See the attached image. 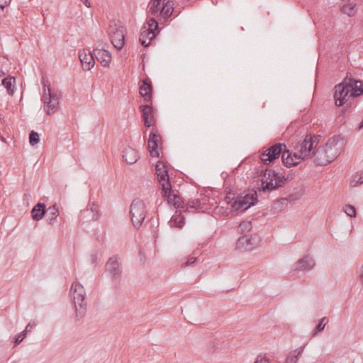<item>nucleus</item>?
Wrapping results in <instances>:
<instances>
[{
	"label": "nucleus",
	"instance_id": "nucleus-1",
	"mask_svg": "<svg viewBox=\"0 0 363 363\" xmlns=\"http://www.w3.org/2000/svg\"><path fill=\"white\" fill-rule=\"evenodd\" d=\"M343 138L334 135L329 138L323 146H320L313 152V161L316 165L324 166L333 162L342 150Z\"/></svg>",
	"mask_w": 363,
	"mask_h": 363
},
{
	"label": "nucleus",
	"instance_id": "nucleus-2",
	"mask_svg": "<svg viewBox=\"0 0 363 363\" xmlns=\"http://www.w3.org/2000/svg\"><path fill=\"white\" fill-rule=\"evenodd\" d=\"M318 144V137L307 135L306 138L298 145V153L286 152L283 154L282 162L286 167L296 166L301 162V160L313 157V150Z\"/></svg>",
	"mask_w": 363,
	"mask_h": 363
},
{
	"label": "nucleus",
	"instance_id": "nucleus-3",
	"mask_svg": "<svg viewBox=\"0 0 363 363\" xmlns=\"http://www.w3.org/2000/svg\"><path fill=\"white\" fill-rule=\"evenodd\" d=\"M261 184L258 186L259 191H274L282 186L287 179L275 170L266 169L259 174Z\"/></svg>",
	"mask_w": 363,
	"mask_h": 363
},
{
	"label": "nucleus",
	"instance_id": "nucleus-4",
	"mask_svg": "<svg viewBox=\"0 0 363 363\" xmlns=\"http://www.w3.org/2000/svg\"><path fill=\"white\" fill-rule=\"evenodd\" d=\"M353 77L350 73H347L342 82L335 85L334 100L337 106H343L350 97H353Z\"/></svg>",
	"mask_w": 363,
	"mask_h": 363
},
{
	"label": "nucleus",
	"instance_id": "nucleus-5",
	"mask_svg": "<svg viewBox=\"0 0 363 363\" xmlns=\"http://www.w3.org/2000/svg\"><path fill=\"white\" fill-rule=\"evenodd\" d=\"M70 292L74 303L76 319L79 320L85 315L86 311V291L79 282L75 281L72 284Z\"/></svg>",
	"mask_w": 363,
	"mask_h": 363
},
{
	"label": "nucleus",
	"instance_id": "nucleus-6",
	"mask_svg": "<svg viewBox=\"0 0 363 363\" xmlns=\"http://www.w3.org/2000/svg\"><path fill=\"white\" fill-rule=\"evenodd\" d=\"M289 152L284 143H275L260 153L259 159L264 164L268 165L284 152Z\"/></svg>",
	"mask_w": 363,
	"mask_h": 363
},
{
	"label": "nucleus",
	"instance_id": "nucleus-7",
	"mask_svg": "<svg viewBox=\"0 0 363 363\" xmlns=\"http://www.w3.org/2000/svg\"><path fill=\"white\" fill-rule=\"evenodd\" d=\"M130 214L134 227L140 228L146 216V206L144 201L140 199H135L130 207Z\"/></svg>",
	"mask_w": 363,
	"mask_h": 363
},
{
	"label": "nucleus",
	"instance_id": "nucleus-8",
	"mask_svg": "<svg viewBox=\"0 0 363 363\" xmlns=\"http://www.w3.org/2000/svg\"><path fill=\"white\" fill-rule=\"evenodd\" d=\"M257 202V191L254 189L249 191L245 196L240 195L237 196L234 202L232 203V208L236 211H245L250 207L255 205Z\"/></svg>",
	"mask_w": 363,
	"mask_h": 363
},
{
	"label": "nucleus",
	"instance_id": "nucleus-9",
	"mask_svg": "<svg viewBox=\"0 0 363 363\" xmlns=\"http://www.w3.org/2000/svg\"><path fill=\"white\" fill-rule=\"evenodd\" d=\"M42 100L44 103V111L50 115L55 113L59 108V97L57 93L48 87V92L43 93Z\"/></svg>",
	"mask_w": 363,
	"mask_h": 363
},
{
	"label": "nucleus",
	"instance_id": "nucleus-10",
	"mask_svg": "<svg viewBox=\"0 0 363 363\" xmlns=\"http://www.w3.org/2000/svg\"><path fill=\"white\" fill-rule=\"evenodd\" d=\"M118 255L111 257L106 264V272L113 281L118 282L122 274V266Z\"/></svg>",
	"mask_w": 363,
	"mask_h": 363
},
{
	"label": "nucleus",
	"instance_id": "nucleus-11",
	"mask_svg": "<svg viewBox=\"0 0 363 363\" xmlns=\"http://www.w3.org/2000/svg\"><path fill=\"white\" fill-rule=\"evenodd\" d=\"M155 173L157 180L162 186V191L170 189L171 183L166 165L163 162L158 161L155 165Z\"/></svg>",
	"mask_w": 363,
	"mask_h": 363
},
{
	"label": "nucleus",
	"instance_id": "nucleus-12",
	"mask_svg": "<svg viewBox=\"0 0 363 363\" xmlns=\"http://www.w3.org/2000/svg\"><path fill=\"white\" fill-rule=\"evenodd\" d=\"M260 241V237L257 235H244L238 240L237 247L245 251H250L255 249L259 244Z\"/></svg>",
	"mask_w": 363,
	"mask_h": 363
},
{
	"label": "nucleus",
	"instance_id": "nucleus-13",
	"mask_svg": "<svg viewBox=\"0 0 363 363\" xmlns=\"http://www.w3.org/2000/svg\"><path fill=\"white\" fill-rule=\"evenodd\" d=\"M139 108L142 113V118L144 122V125L146 128L152 126L155 123V119L154 118L152 104L140 105Z\"/></svg>",
	"mask_w": 363,
	"mask_h": 363
},
{
	"label": "nucleus",
	"instance_id": "nucleus-14",
	"mask_svg": "<svg viewBox=\"0 0 363 363\" xmlns=\"http://www.w3.org/2000/svg\"><path fill=\"white\" fill-rule=\"evenodd\" d=\"M162 196L165 198L169 204L174 206L175 208H184V201L172 189L170 185V189L167 191L162 190Z\"/></svg>",
	"mask_w": 363,
	"mask_h": 363
},
{
	"label": "nucleus",
	"instance_id": "nucleus-15",
	"mask_svg": "<svg viewBox=\"0 0 363 363\" xmlns=\"http://www.w3.org/2000/svg\"><path fill=\"white\" fill-rule=\"evenodd\" d=\"M160 140V136L152 129L150 133L148 140V149L150 154L152 157H158L160 155L158 151V143Z\"/></svg>",
	"mask_w": 363,
	"mask_h": 363
},
{
	"label": "nucleus",
	"instance_id": "nucleus-16",
	"mask_svg": "<svg viewBox=\"0 0 363 363\" xmlns=\"http://www.w3.org/2000/svg\"><path fill=\"white\" fill-rule=\"evenodd\" d=\"M139 92L141 96L146 102L152 101V85L149 79H144L141 81L139 86Z\"/></svg>",
	"mask_w": 363,
	"mask_h": 363
},
{
	"label": "nucleus",
	"instance_id": "nucleus-17",
	"mask_svg": "<svg viewBox=\"0 0 363 363\" xmlns=\"http://www.w3.org/2000/svg\"><path fill=\"white\" fill-rule=\"evenodd\" d=\"M79 58L81 61L83 69L85 70H90L95 64L94 57L89 50H80L79 52Z\"/></svg>",
	"mask_w": 363,
	"mask_h": 363
},
{
	"label": "nucleus",
	"instance_id": "nucleus-18",
	"mask_svg": "<svg viewBox=\"0 0 363 363\" xmlns=\"http://www.w3.org/2000/svg\"><path fill=\"white\" fill-rule=\"evenodd\" d=\"M111 43L117 50H121L125 44V33L123 27L116 28L110 36Z\"/></svg>",
	"mask_w": 363,
	"mask_h": 363
},
{
	"label": "nucleus",
	"instance_id": "nucleus-19",
	"mask_svg": "<svg viewBox=\"0 0 363 363\" xmlns=\"http://www.w3.org/2000/svg\"><path fill=\"white\" fill-rule=\"evenodd\" d=\"M315 266L314 259L309 255L300 259L294 265V269L298 271H308Z\"/></svg>",
	"mask_w": 363,
	"mask_h": 363
},
{
	"label": "nucleus",
	"instance_id": "nucleus-20",
	"mask_svg": "<svg viewBox=\"0 0 363 363\" xmlns=\"http://www.w3.org/2000/svg\"><path fill=\"white\" fill-rule=\"evenodd\" d=\"M94 55L96 60L104 66L107 67L111 61V53L104 49H94Z\"/></svg>",
	"mask_w": 363,
	"mask_h": 363
},
{
	"label": "nucleus",
	"instance_id": "nucleus-21",
	"mask_svg": "<svg viewBox=\"0 0 363 363\" xmlns=\"http://www.w3.org/2000/svg\"><path fill=\"white\" fill-rule=\"evenodd\" d=\"M174 4L172 1H167L164 4H163V6L161 8V10L160 11V16L158 20H167L174 12Z\"/></svg>",
	"mask_w": 363,
	"mask_h": 363
},
{
	"label": "nucleus",
	"instance_id": "nucleus-22",
	"mask_svg": "<svg viewBox=\"0 0 363 363\" xmlns=\"http://www.w3.org/2000/svg\"><path fill=\"white\" fill-rule=\"evenodd\" d=\"M46 206L43 203H38L31 210V216L34 220H41L46 213Z\"/></svg>",
	"mask_w": 363,
	"mask_h": 363
},
{
	"label": "nucleus",
	"instance_id": "nucleus-23",
	"mask_svg": "<svg viewBox=\"0 0 363 363\" xmlns=\"http://www.w3.org/2000/svg\"><path fill=\"white\" fill-rule=\"evenodd\" d=\"M123 157L128 164H132L138 161L139 155L135 150L128 147L125 149Z\"/></svg>",
	"mask_w": 363,
	"mask_h": 363
},
{
	"label": "nucleus",
	"instance_id": "nucleus-24",
	"mask_svg": "<svg viewBox=\"0 0 363 363\" xmlns=\"http://www.w3.org/2000/svg\"><path fill=\"white\" fill-rule=\"evenodd\" d=\"M152 32L147 30V26L144 25L141 28L139 41L144 47H147L154 38H151Z\"/></svg>",
	"mask_w": 363,
	"mask_h": 363
},
{
	"label": "nucleus",
	"instance_id": "nucleus-25",
	"mask_svg": "<svg viewBox=\"0 0 363 363\" xmlns=\"http://www.w3.org/2000/svg\"><path fill=\"white\" fill-rule=\"evenodd\" d=\"M1 84L6 88L7 94L13 96L15 92L16 78L8 77L2 79Z\"/></svg>",
	"mask_w": 363,
	"mask_h": 363
},
{
	"label": "nucleus",
	"instance_id": "nucleus-26",
	"mask_svg": "<svg viewBox=\"0 0 363 363\" xmlns=\"http://www.w3.org/2000/svg\"><path fill=\"white\" fill-rule=\"evenodd\" d=\"M185 223V218L184 216L181 213H177V212L174 214L170 220L169 221V224L172 228H177L178 229H182Z\"/></svg>",
	"mask_w": 363,
	"mask_h": 363
},
{
	"label": "nucleus",
	"instance_id": "nucleus-27",
	"mask_svg": "<svg viewBox=\"0 0 363 363\" xmlns=\"http://www.w3.org/2000/svg\"><path fill=\"white\" fill-rule=\"evenodd\" d=\"M157 17L151 16L147 21V30L152 32L151 38H155L156 35L160 33L159 23L156 20Z\"/></svg>",
	"mask_w": 363,
	"mask_h": 363
},
{
	"label": "nucleus",
	"instance_id": "nucleus-28",
	"mask_svg": "<svg viewBox=\"0 0 363 363\" xmlns=\"http://www.w3.org/2000/svg\"><path fill=\"white\" fill-rule=\"evenodd\" d=\"M201 201L199 199H189L184 202V210L185 211L194 212L198 209H201Z\"/></svg>",
	"mask_w": 363,
	"mask_h": 363
},
{
	"label": "nucleus",
	"instance_id": "nucleus-29",
	"mask_svg": "<svg viewBox=\"0 0 363 363\" xmlns=\"http://www.w3.org/2000/svg\"><path fill=\"white\" fill-rule=\"evenodd\" d=\"M161 1L162 0H152L150 2V6L149 9V14L154 17L159 18L160 11L161 10Z\"/></svg>",
	"mask_w": 363,
	"mask_h": 363
},
{
	"label": "nucleus",
	"instance_id": "nucleus-30",
	"mask_svg": "<svg viewBox=\"0 0 363 363\" xmlns=\"http://www.w3.org/2000/svg\"><path fill=\"white\" fill-rule=\"evenodd\" d=\"M353 97H357L363 94V82L361 80H357L353 78Z\"/></svg>",
	"mask_w": 363,
	"mask_h": 363
},
{
	"label": "nucleus",
	"instance_id": "nucleus-31",
	"mask_svg": "<svg viewBox=\"0 0 363 363\" xmlns=\"http://www.w3.org/2000/svg\"><path fill=\"white\" fill-rule=\"evenodd\" d=\"M48 219L50 224L52 225L59 216V211L58 209L56 208L55 205L50 206L48 208Z\"/></svg>",
	"mask_w": 363,
	"mask_h": 363
},
{
	"label": "nucleus",
	"instance_id": "nucleus-32",
	"mask_svg": "<svg viewBox=\"0 0 363 363\" xmlns=\"http://www.w3.org/2000/svg\"><path fill=\"white\" fill-rule=\"evenodd\" d=\"M303 351V348H301L300 350H295L292 351L287 357L286 362L287 363H296L299 356L301 355Z\"/></svg>",
	"mask_w": 363,
	"mask_h": 363
},
{
	"label": "nucleus",
	"instance_id": "nucleus-33",
	"mask_svg": "<svg viewBox=\"0 0 363 363\" xmlns=\"http://www.w3.org/2000/svg\"><path fill=\"white\" fill-rule=\"evenodd\" d=\"M356 6V4L352 2H350L347 4H345L342 6V11L344 13L347 14L349 16H352L354 14V7Z\"/></svg>",
	"mask_w": 363,
	"mask_h": 363
},
{
	"label": "nucleus",
	"instance_id": "nucleus-34",
	"mask_svg": "<svg viewBox=\"0 0 363 363\" xmlns=\"http://www.w3.org/2000/svg\"><path fill=\"white\" fill-rule=\"evenodd\" d=\"M350 184L352 186L363 184V172H357L354 175Z\"/></svg>",
	"mask_w": 363,
	"mask_h": 363
},
{
	"label": "nucleus",
	"instance_id": "nucleus-35",
	"mask_svg": "<svg viewBox=\"0 0 363 363\" xmlns=\"http://www.w3.org/2000/svg\"><path fill=\"white\" fill-rule=\"evenodd\" d=\"M252 225L250 221H242L238 226V230L241 233L249 232L252 229Z\"/></svg>",
	"mask_w": 363,
	"mask_h": 363
},
{
	"label": "nucleus",
	"instance_id": "nucleus-36",
	"mask_svg": "<svg viewBox=\"0 0 363 363\" xmlns=\"http://www.w3.org/2000/svg\"><path fill=\"white\" fill-rule=\"evenodd\" d=\"M303 195V190L300 189L298 191L291 194L286 199L289 202H295L296 201L300 199L301 196Z\"/></svg>",
	"mask_w": 363,
	"mask_h": 363
},
{
	"label": "nucleus",
	"instance_id": "nucleus-37",
	"mask_svg": "<svg viewBox=\"0 0 363 363\" xmlns=\"http://www.w3.org/2000/svg\"><path fill=\"white\" fill-rule=\"evenodd\" d=\"M39 141H40L39 134L34 130L30 131V133H29V143H30V145L34 146L36 144H38L39 143Z\"/></svg>",
	"mask_w": 363,
	"mask_h": 363
},
{
	"label": "nucleus",
	"instance_id": "nucleus-38",
	"mask_svg": "<svg viewBox=\"0 0 363 363\" xmlns=\"http://www.w3.org/2000/svg\"><path fill=\"white\" fill-rule=\"evenodd\" d=\"M343 211L348 216L356 217L357 213H356V209L354 206L349 205V204L345 205L343 207Z\"/></svg>",
	"mask_w": 363,
	"mask_h": 363
},
{
	"label": "nucleus",
	"instance_id": "nucleus-39",
	"mask_svg": "<svg viewBox=\"0 0 363 363\" xmlns=\"http://www.w3.org/2000/svg\"><path fill=\"white\" fill-rule=\"evenodd\" d=\"M90 206V211L92 213L91 219L96 220L99 217V206L95 203H92Z\"/></svg>",
	"mask_w": 363,
	"mask_h": 363
},
{
	"label": "nucleus",
	"instance_id": "nucleus-40",
	"mask_svg": "<svg viewBox=\"0 0 363 363\" xmlns=\"http://www.w3.org/2000/svg\"><path fill=\"white\" fill-rule=\"evenodd\" d=\"M288 202L289 201L286 198H281L275 202L274 208L281 210L284 207V206H286Z\"/></svg>",
	"mask_w": 363,
	"mask_h": 363
},
{
	"label": "nucleus",
	"instance_id": "nucleus-41",
	"mask_svg": "<svg viewBox=\"0 0 363 363\" xmlns=\"http://www.w3.org/2000/svg\"><path fill=\"white\" fill-rule=\"evenodd\" d=\"M325 325L326 323H323V321H320L313 332V336H315L318 333L322 332L324 330Z\"/></svg>",
	"mask_w": 363,
	"mask_h": 363
},
{
	"label": "nucleus",
	"instance_id": "nucleus-42",
	"mask_svg": "<svg viewBox=\"0 0 363 363\" xmlns=\"http://www.w3.org/2000/svg\"><path fill=\"white\" fill-rule=\"evenodd\" d=\"M26 337V333L23 331L16 335L14 337V343L16 345H18L20 342H21L23 339Z\"/></svg>",
	"mask_w": 363,
	"mask_h": 363
},
{
	"label": "nucleus",
	"instance_id": "nucleus-43",
	"mask_svg": "<svg viewBox=\"0 0 363 363\" xmlns=\"http://www.w3.org/2000/svg\"><path fill=\"white\" fill-rule=\"evenodd\" d=\"M42 84H43V93H48V87H50V82L47 77H42Z\"/></svg>",
	"mask_w": 363,
	"mask_h": 363
},
{
	"label": "nucleus",
	"instance_id": "nucleus-44",
	"mask_svg": "<svg viewBox=\"0 0 363 363\" xmlns=\"http://www.w3.org/2000/svg\"><path fill=\"white\" fill-rule=\"evenodd\" d=\"M234 196H233V194L229 193L226 195L225 198V201L227 202L228 204H230L232 206V203L235 201Z\"/></svg>",
	"mask_w": 363,
	"mask_h": 363
},
{
	"label": "nucleus",
	"instance_id": "nucleus-45",
	"mask_svg": "<svg viewBox=\"0 0 363 363\" xmlns=\"http://www.w3.org/2000/svg\"><path fill=\"white\" fill-rule=\"evenodd\" d=\"M197 261L196 257H189L187 261L184 263L185 267L191 266Z\"/></svg>",
	"mask_w": 363,
	"mask_h": 363
},
{
	"label": "nucleus",
	"instance_id": "nucleus-46",
	"mask_svg": "<svg viewBox=\"0 0 363 363\" xmlns=\"http://www.w3.org/2000/svg\"><path fill=\"white\" fill-rule=\"evenodd\" d=\"M11 1V0H0V9H4L10 4Z\"/></svg>",
	"mask_w": 363,
	"mask_h": 363
},
{
	"label": "nucleus",
	"instance_id": "nucleus-47",
	"mask_svg": "<svg viewBox=\"0 0 363 363\" xmlns=\"http://www.w3.org/2000/svg\"><path fill=\"white\" fill-rule=\"evenodd\" d=\"M36 325L35 323L33 325H31L30 323H28L27 326L26 327V329L23 330L24 333L27 335L28 333L31 332V330L33 329V328Z\"/></svg>",
	"mask_w": 363,
	"mask_h": 363
},
{
	"label": "nucleus",
	"instance_id": "nucleus-48",
	"mask_svg": "<svg viewBox=\"0 0 363 363\" xmlns=\"http://www.w3.org/2000/svg\"><path fill=\"white\" fill-rule=\"evenodd\" d=\"M255 363H269V361L265 357H257Z\"/></svg>",
	"mask_w": 363,
	"mask_h": 363
},
{
	"label": "nucleus",
	"instance_id": "nucleus-49",
	"mask_svg": "<svg viewBox=\"0 0 363 363\" xmlns=\"http://www.w3.org/2000/svg\"><path fill=\"white\" fill-rule=\"evenodd\" d=\"M97 259V253L94 252L91 255V260L92 262L94 263Z\"/></svg>",
	"mask_w": 363,
	"mask_h": 363
},
{
	"label": "nucleus",
	"instance_id": "nucleus-50",
	"mask_svg": "<svg viewBox=\"0 0 363 363\" xmlns=\"http://www.w3.org/2000/svg\"><path fill=\"white\" fill-rule=\"evenodd\" d=\"M82 2H83L84 4V5L88 7V8H90L91 7V4L90 2L89 1V0H81Z\"/></svg>",
	"mask_w": 363,
	"mask_h": 363
},
{
	"label": "nucleus",
	"instance_id": "nucleus-51",
	"mask_svg": "<svg viewBox=\"0 0 363 363\" xmlns=\"http://www.w3.org/2000/svg\"><path fill=\"white\" fill-rule=\"evenodd\" d=\"M361 274H360V279L363 284V264H362V266L361 267Z\"/></svg>",
	"mask_w": 363,
	"mask_h": 363
},
{
	"label": "nucleus",
	"instance_id": "nucleus-52",
	"mask_svg": "<svg viewBox=\"0 0 363 363\" xmlns=\"http://www.w3.org/2000/svg\"><path fill=\"white\" fill-rule=\"evenodd\" d=\"M320 321H323V323H328V319L327 317H323L320 319Z\"/></svg>",
	"mask_w": 363,
	"mask_h": 363
},
{
	"label": "nucleus",
	"instance_id": "nucleus-53",
	"mask_svg": "<svg viewBox=\"0 0 363 363\" xmlns=\"http://www.w3.org/2000/svg\"><path fill=\"white\" fill-rule=\"evenodd\" d=\"M362 128H363V118H362V121H361V123H359V125L358 126V129L359 130H361Z\"/></svg>",
	"mask_w": 363,
	"mask_h": 363
}]
</instances>
